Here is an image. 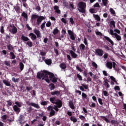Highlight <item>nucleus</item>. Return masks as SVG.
Segmentation results:
<instances>
[{
	"instance_id": "1",
	"label": "nucleus",
	"mask_w": 126,
	"mask_h": 126,
	"mask_svg": "<svg viewBox=\"0 0 126 126\" xmlns=\"http://www.w3.org/2000/svg\"><path fill=\"white\" fill-rule=\"evenodd\" d=\"M37 77L39 79H44L46 82L50 83L51 81L52 82H57V79L55 77L54 74L43 71L39 72L37 73Z\"/></svg>"
},
{
	"instance_id": "2",
	"label": "nucleus",
	"mask_w": 126,
	"mask_h": 126,
	"mask_svg": "<svg viewBox=\"0 0 126 126\" xmlns=\"http://www.w3.org/2000/svg\"><path fill=\"white\" fill-rule=\"evenodd\" d=\"M50 101L53 104H55V105H54L53 107L52 106H49L48 107H47V111L50 112V116L52 117V116H54L55 114H56V111H55L54 109L55 110L56 112H59V108H62V106H63V103L60 100L57 99L56 100V98L55 97L50 98Z\"/></svg>"
},
{
	"instance_id": "3",
	"label": "nucleus",
	"mask_w": 126,
	"mask_h": 126,
	"mask_svg": "<svg viewBox=\"0 0 126 126\" xmlns=\"http://www.w3.org/2000/svg\"><path fill=\"white\" fill-rule=\"evenodd\" d=\"M114 31L112 29H110L109 30V34H110V35L112 36L113 38H116L117 41H122V37L121 36V35L118 34H121V31L116 29L114 30Z\"/></svg>"
},
{
	"instance_id": "4",
	"label": "nucleus",
	"mask_w": 126,
	"mask_h": 126,
	"mask_svg": "<svg viewBox=\"0 0 126 126\" xmlns=\"http://www.w3.org/2000/svg\"><path fill=\"white\" fill-rule=\"evenodd\" d=\"M79 9L80 12L84 13L85 12V8L86 7V4L83 2H80L78 3Z\"/></svg>"
},
{
	"instance_id": "5",
	"label": "nucleus",
	"mask_w": 126,
	"mask_h": 126,
	"mask_svg": "<svg viewBox=\"0 0 126 126\" xmlns=\"http://www.w3.org/2000/svg\"><path fill=\"white\" fill-rule=\"evenodd\" d=\"M8 29L12 34H16V33H17V28L13 26V25H10V26L8 27Z\"/></svg>"
},
{
	"instance_id": "6",
	"label": "nucleus",
	"mask_w": 126,
	"mask_h": 126,
	"mask_svg": "<svg viewBox=\"0 0 126 126\" xmlns=\"http://www.w3.org/2000/svg\"><path fill=\"white\" fill-rule=\"evenodd\" d=\"M116 65H117V64L115 62H107L106 64V67L109 68V69H112L113 67L114 69H116Z\"/></svg>"
},
{
	"instance_id": "7",
	"label": "nucleus",
	"mask_w": 126,
	"mask_h": 126,
	"mask_svg": "<svg viewBox=\"0 0 126 126\" xmlns=\"http://www.w3.org/2000/svg\"><path fill=\"white\" fill-rule=\"evenodd\" d=\"M33 33L35 34L39 39H41L42 38V35L41 34V32L38 30L35 29L33 30Z\"/></svg>"
},
{
	"instance_id": "8",
	"label": "nucleus",
	"mask_w": 126,
	"mask_h": 126,
	"mask_svg": "<svg viewBox=\"0 0 126 126\" xmlns=\"http://www.w3.org/2000/svg\"><path fill=\"white\" fill-rule=\"evenodd\" d=\"M27 105H29V106H32V107H34V108H36L37 109H40V106H39V105L36 103L28 101L27 102Z\"/></svg>"
},
{
	"instance_id": "9",
	"label": "nucleus",
	"mask_w": 126,
	"mask_h": 126,
	"mask_svg": "<svg viewBox=\"0 0 126 126\" xmlns=\"http://www.w3.org/2000/svg\"><path fill=\"white\" fill-rule=\"evenodd\" d=\"M103 50L102 49H96L95 50V55H97V56H103Z\"/></svg>"
},
{
	"instance_id": "10",
	"label": "nucleus",
	"mask_w": 126,
	"mask_h": 126,
	"mask_svg": "<svg viewBox=\"0 0 126 126\" xmlns=\"http://www.w3.org/2000/svg\"><path fill=\"white\" fill-rule=\"evenodd\" d=\"M79 88L81 91H85L84 89H88V85L82 84Z\"/></svg>"
},
{
	"instance_id": "11",
	"label": "nucleus",
	"mask_w": 126,
	"mask_h": 126,
	"mask_svg": "<svg viewBox=\"0 0 126 126\" xmlns=\"http://www.w3.org/2000/svg\"><path fill=\"white\" fill-rule=\"evenodd\" d=\"M44 19H45V18H44V17L38 16V17L37 19V25H40L41 22H42V21H43Z\"/></svg>"
},
{
	"instance_id": "12",
	"label": "nucleus",
	"mask_w": 126,
	"mask_h": 126,
	"mask_svg": "<svg viewBox=\"0 0 126 126\" xmlns=\"http://www.w3.org/2000/svg\"><path fill=\"white\" fill-rule=\"evenodd\" d=\"M104 39L107 40L108 41V42L110 43V44H111V45H112V46H114V42L113 41V40H112V39H111V38H110V37L106 36H104Z\"/></svg>"
},
{
	"instance_id": "13",
	"label": "nucleus",
	"mask_w": 126,
	"mask_h": 126,
	"mask_svg": "<svg viewBox=\"0 0 126 126\" xmlns=\"http://www.w3.org/2000/svg\"><path fill=\"white\" fill-rule=\"evenodd\" d=\"M29 36L30 37V38H31L32 40H36V39H37V36H36V35L32 32L29 34Z\"/></svg>"
},
{
	"instance_id": "14",
	"label": "nucleus",
	"mask_w": 126,
	"mask_h": 126,
	"mask_svg": "<svg viewBox=\"0 0 126 126\" xmlns=\"http://www.w3.org/2000/svg\"><path fill=\"white\" fill-rule=\"evenodd\" d=\"M3 83H4L6 86H10L11 85L10 84V82L7 80H3Z\"/></svg>"
},
{
	"instance_id": "15",
	"label": "nucleus",
	"mask_w": 126,
	"mask_h": 126,
	"mask_svg": "<svg viewBox=\"0 0 126 126\" xmlns=\"http://www.w3.org/2000/svg\"><path fill=\"white\" fill-rule=\"evenodd\" d=\"M104 85L105 87H107V88H110V85L109 84V80L107 79H105L104 81Z\"/></svg>"
},
{
	"instance_id": "16",
	"label": "nucleus",
	"mask_w": 126,
	"mask_h": 126,
	"mask_svg": "<svg viewBox=\"0 0 126 126\" xmlns=\"http://www.w3.org/2000/svg\"><path fill=\"white\" fill-rule=\"evenodd\" d=\"M115 24L116 23L114 21H111L109 26L111 28H116Z\"/></svg>"
},
{
	"instance_id": "17",
	"label": "nucleus",
	"mask_w": 126,
	"mask_h": 126,
	"mask_svg": "<svg viewBox=\"0 0 126 126\" xmlns=\"http://www.w3.org/2000/svg\"><path fill=\"white\" fill-rule=\"evenodd\" d=\"M13 109L15 112H17L18 113H19V112H20V108H18L17 105H14Z\"/></svg>"
},
{
	"instance_id": "18",
	"label": "nucleus",
	"mask_w": 126,
	"mask_h": 126,
	"mask_svg": "<svg viewBox=\"0 0 126 126\" xmlns=\"http://www.w3.org/2000/svg\"><path fill=\"white\" fill-rule=\"evenodd\" d=\"M54 8L55 10V12H57V13H61V10H60L59 7H58V6L57 5L55 6Z\"/></svg>"
},
{
	"instance_id": "19",
	"label": "nucleus",
	"mask_w": 126,
	"mask_h": 126,
	"mask_svg": "<svg viewBox=\"0 0 126 126\" xmlns=\"http://www.w3.org/2000/svg\"><path fill=\"white\" fill-rule=\"evenodd\" d=\"M22 16H23L25 18V21H27V19L28 18V16L25 12H23L22 14Z\"/></svg>"
},
{
	"instance_id": "20",
	"label": "nucleus",
	"mask_w": 126,
	"mask_h": 126,
	"mask_svg": "<svg viewBox=\"0 0 126 126\" xmlns=\"http://www.w3.org/2000/svg\"><path fill=\"white\" fill-rule=\"evenodd\" d=\"M44 62L46 64H48V65H50L51 63H52V60L51 59H47L44 60Z\"/></svg>"
},
{
	"instance_id": "21",
	"label": "nucleus",
	"mask_w": 126,
	"mask_h": 126,
	"mask_svg": "<svg viewBox=\"0 0 126 126\" xmlns=\"http://www.w3.org/2000/svg\"><path fill=\"white\" fill-rule=\"evenodd\" d=\"M100 118L103 120V121H105L106 123H110V121L108 118H107L105 116H101Z\"/></svg>"
},
{
	"instance_id": "22",
	"label": "nucleus",
	"mask_w": 126,
	"mask_h": 126,
	"mask_svg": "<svg viewBox=\"0 0 126 126\" xmlns=\"http://www.w3.org/2000/svg\"><path fill=\"white\" fill-rule=\"evenodd\" d=\"M70 53L71 54V56L72 57V58H76L77 57V55L75 54L72 50L70 51Z\"/></svg>"
},
{
	"instance_id": "23",
	"label": "nucleus",
	"mask_w": 126,
	"mask_h": 126,
	"mask_svg": "<svg viewBox=\"0 0 126 126\" xmlns=\"http://www.w3.org/2000/svg\"><path fill=\"white\" fill-rule=\"evenodd\" d=\"M60 66L62 69H65L66 68V65L64 63H62L60 65Z\"/></svg>"
},
{
	"instance_id": "24",
	"label": "nucleus",
	"mask_w": 126,
	"mask_h": 126,
	"mask_svg": "<svg viewBox=\"0 0 126 126\" xmlns=\"http://www.w3.org/2000/svg\"><path fill=\"white\" fill-rule=\"evenodd\" d=\"M21 39L22 40H23V41H29V38L27 36H25L24 35L22 36Z\"/></svg>"
},
{
	"instance_id": "25",
	"label": "nucleus",
	"mask_w": 126,
	"mask_h": 126,
	"mask_svg": "<svg viewBox=\"0 0 126 126\" xmlns=\"http://www.w3.org/2000/svg\"><path fill=\"white\" fill-rule=\"evenodd\" d=\"M39 16L37 15H32L31 17V19L32 20H35V19H37Z\"/></svg>"
},
{
	"instance_id": "26",
	"label": "nucleus",
	"mask_w": 126,
	"mask_h": 126,
	"mask_svg": "<svg viewBox=\"0 0 126 126\" xmlns=\"http://www.w3.org/2000/svg\"><path fill=\"white\" fill-rule=\"evenodd\" d=\"M110 79H111L114 82L116 83L117 85H118V82H117V81H116V79L112 76H110Z\"/></svg>"
},
{
	"instance_id": "27",
	"label": "nucleus",
	"mask_w": 126,
	"mask_h": 126,
	"mask_svg": "<svg viewBox=\"0 0 126 126\" xmlns=\"http://www.w3.org/2000/svg\"><path fill=\"white\" fill-rule=\"evenodd\" d=\"M70 120L71 121H72V122H73L74 123H76L77 122V119L75 117H71L70 118Z\"/></svg>"
},
{
	"instance_id": "28",
	"label": "nucleus",
	"mask_w": 126,
	"mask_h": 126,
	"mask_svg": "<svg viewBox=\"0 0 126 126\" xmlns=\"http://www.w3.org/2000/svg\"><path fill=\"white\" fill-rule=\"evenodd\" d=\"M83 43L86 45V46H88V41H87L86 37L84 38Z\"/></svg>"
},
{
	"instance_id": "29",
	"label": "nucleus",
	"mask_w": 126,
	"mask_h": 126,
	"mask_svg": "<svg viewBox=\"0 0 126 126\" xmlns=\"http://www.w3.org/2000/svg\"><path fill=\"white\" fill-rule=\"evenodd\" d=\"M51 95H60V92L59 91L52 92Z\"/></svg>"
},
{
	"instance_id": "30",
	"label": "nucleus",
	"mask_w": 126,
	"mask_h": 126,
	"mask_svg": "<svg viewBox=\"0 0 126 126\" xmlns=\"http://www.w3.org/2000/svg\"><path fill=\"white\" fill-rule=\"evenodd\" d=\"M79 48L81 50H85V45L83 44H81L79 46Z\"/></svg>"
},
{
	"instance_id": "31",
	"label": "nucleus",
	"mask_w": 126,
	"mask_h": 126,
	"mask_svg": "<svg viewBox=\"0 0 126 126\" xmlns=\"http://www.w3.org/2000/svg\"><path fill=\"white\" fill-rule=\"evenodd\" d=\"M49 88L51 90H54L55 89V85L53 84H50L49 85Z\"/></svg>"
},
{
	"instance_id": "32",
	"label": "nucleus",
	"mask_w": 126,
	"mask_h": 126,
	"mask_svg": "<svg viewBox=\"0 0 126 126\" xmlns=\"http://www.w3.org/2000/svg\"><path fill=\"white\" fill-rule=\"evenodd\" d=\"M69 105L71 109H74V105H73V103H72V102L70 101L69 102Z\"/></svg>"
},
{
	"instance_id": "33",
	"label": "nucleus",
	"mask_w": 126,
	"mask_h": 126,
	"mask_svg": "<svg viewBox=\"0 0 126 126\" xmlns=\"http://www.w3.org/2000/svg\"><path fill=\"white\" fill-rule=\"evenodd\" d=\"M27 45L29 46V47H32L33 46V43L31 41H29L27 42Z\"/></svg>"
},
{
	"instance_id": "34",
	"label": "nucleus",
	"mask_w": 126,
	"mask_h": 126,
	"mask_svg": "<svg viewBox=\"0 0 126 126\" xmlns=\"http://www.w3.org/2000/svg\"><path fill=\"white\" fill-rule=\"evenodd\" d=\"M46 25V22L44 21L42 25H41V30H44L45 29V25Z\"/></svg>"
},
{
	"instance_id": "35",
	"label": "nucleus",
	"mask_w": 126,
	"mask_h": 126,
	"mask_svg": "<svg viewBox=\"0 0 126 126\" xmlns=\"http://www.w3.org/2000/svg\"><path fill=\"white\" fill-rule=\"evenodd\" d=\"M69 22L71 24V25H73L74 24V20L72 18H69Z\"/></svg>"
},
{
	"instance_id": "36",
	"label": "nucleus",
	"mask_w": 126,
	"mask_h": 126,
	"mask_svg": "<svg viewBox=\"0 0 126 126\" xmlns=\"http://www.w3.org/2000/svg\"><path fill=\"white\" fill-rule=\"evenodd\" d=\"M58 33H59V30L58 29H55L53 32V33L54 35H56Z\"/></svg>"
},
{
	"instance_id": "37",
	"label": "nucleus",
	"mask_w": 126,
	"mask_h": 126,
	"mask_svg": "<svg viewBox=\"0 0 126 126\" xmlns=\"http://www.w3.org/2000/svg\"><path fill=\"white\" fill-rule=\"evenodd\" d=\"M94 17L97 21H100V17L97 15H94Z\"/></svg>"
},
{
	"instance_id": "38",
	"label": "nucleus",
	"mask_w": 126,
	"mask_h": 126,
	"mask_svg": "<svg viewBox=\"0 0 126 126\" xmlns=\"http://www.w3.org/2000/svg\"><path fill=\"white\" fill-rule=\"evenodd\" d=\"M82 97L83 99H86V98H87V95L85 93H82Z\"/></svg>"
},
{
	"instance_id": "39",
	"label": "nucleus",
	"mask_w": 126,
	"mask_h": 126,
	"mask_svg": "<svg viewBox=\"0 0 126 126\" xmlns=\"http://www.w3.org/2000/svg\"><path fill=\"white\" fill-rule=\"evenodd\" d=\"M20 67L21 70H23V68H24V64H23L22 63H20Z\"/></svg>"
},
{
	"instance_id": "40",
	"label": "nucleus",
	"mask_w": 126,
	"mask_h": 126,
	"mask_svg": "<svg viewBox=\"0 0 126 126\" xmlns=\"http://www.w3.org/2000/svg\"><path fill=\"white\" fill-rule=\"evenodd\" d=\"M7 118V116L6 115H3L1 117V119H2V122H4V120H6Z\"/></svg>"
},
{
	"instance_id": "41",
	"label": "nucleus",
	"mask_w": 126,
	"mask_h": 126,
	"mask_svg": "<svg viewBox=\"0 0 126 126\" xmlns=\"http://www.w3.org/2000/svg\"><path fill=\"white\" fill-rule=\"evenodd\" d=\"M83 111L84 112V115H86V116H87L88 111H87V110L85 109V107L83 108Z\"/></svg>"
},
{
	"instance_id": "42",
	"label": "nucleus",
	"mask_w": 126,
	"mask_h": 126,
	"mask_svg": "<svg viewBox=\"0 0 126 126\" xmlns=\"http://www.w3.org/2000/svg\"><path fill=\"white\" fill-rule=\"evenodd\" d=\"M110 11L112 14H113V15H115L116 14V12H115V10L113 9L112 8L110 9Z\"/></svg>"
},
{
	"instance_id": "43",
	"label": "nucleus",
	"mask_w": 126,
	"mask_h": 126,
	"mask_svg": "<svg viewBox=\"0 0 126 126\" xmlns=\"http://www.w3.org/2000/svg\"><path fill=\"white\" fill-rule=\"evenodd\" d=\"M52 25V23L51 22H47V23L46 24V27H50Z\"/></svg>"
},
{
	"instance_id": "44",
	"label": "nucleus",
	"mask_w": 126,
	"mask_h": 126,
	"mask_svg": "<svg viewBox=\"0 0 126 126\" xmlns=\"http://www.w3.org/2000/svg\"><path fill=\"white\" fill-rule=\"evenodd\" d=\"M92 64L94 67H95V68H97L98 66L95 62H93Z\"/></svg>"
},
{
	"instance_id": "45",
	"label": "nucleus",
	"mask_w": 126,
	"mask_h": 126,
	"mask_svg": "<svg viewBox=\"0 0 126 126\" xmlns=\"http://www.w3.org/2000/svg\"><path fill=\"white\" fill-rule=\"evenodd\" d=\"M67 32H68V34L70 35V36H71V35L74 34L73 33V32H72L69 30L67 31Z\"/></svg>"
},
{
	"instance_id": "46",
	"label": "nucleus",
	"mask_w": 126,
	"mask_h": 126,
	"mask_svg": "<svg viewBox=\"0 0 126 126\" xmlns=\"http://www.w3.org/2000/svg\"><path fill=\"white\" fill-rule=\"evenodd\" d=\"M15 104H16V105H17V106H18V107H21L22 106V104L21 103L18 102L17 101H16L15 102Z\"/></svg>"
},
{
	"instance_id": "47",
	"label": "nucleus",
	"mask_w": 126,
	"mask_h": 126,
	"mask_svg": "<svg viewBox=\"0 0 126 126\" xmlns=\"http://www.w3.org/2000/svg\"><path fill=\"white\" fill-rule=\"evenodd\" d=\"M3 28H4L3 26H2L0 29V31L2 33H4V30L3 29Z\"/></svg>"
},
{
	"instance_id": "48",
	"label": "nucleus",
	"mask_w": 126,
	"mask_h": 126,
	"mask_svg": "<svg viewBox=\"0 0 126 126\" xmlns=\"http://www.w3.org/2000/svg\"><path fill=\"white\" fill-rule=\"evenodd\" d=\"M95 33L96 35H97L98 36H102V33H101V32H98V31H96L95 32Z\"/></svg>"
},
{
	"instance_id": "49",
	"label": "nucleus",
	"mask_w": 126,
	"mask_h": 126,
	"mask_svg": "<svg viewBox=\"0 0 126 126\" xmlns=\"http://www.w3.org/2000/svg\"><path fill=\"white\" fill-rule=\"evenodd\" d=\"M10 55L11 56V59H15V55H14V54L12 52L10 53Z\"/></svg>"
},
{
	"instance_id": "50",
	"label": "nucleus",
	"mask_w": 126,
	"mask_h": 126,
	"mask_svg": "<svg viewBox=\"0 0 126 126\" xmlns=\"http://www.w3.org/2000/svg\"><path fill=\"white\" fill-rule=\"evenodd\" d=\"M79 119L82 120V121H84V120H85V117H84L83 115H80Z\"/></svg>"
},
{
	"instance_id": "51",
	"label": "nucleus",
	"mask_w": 126,
	"mask_h": 126,
	"mask_svg": "<svg viewBox=\"0 0 126 126\" xmlns=\"http://www.w3.org/2000/svg\"><path fill=\"white\" fill-rule=\"evenodd\" d=\"M94 7H100V4H99V3L96 2L94 5Z\"/></svg>"
},
{
	"instance_id": "52",
	"label": "nucleus",
	"mask_w": 126,
	"mask_h": 126,
	"mask_svg": "<svg viewBox=\"0 0 126 126\" xmlns=\"http://www.w3.org/2000/svg\"><path fill=\"white\" fill-rule=\"evenodd\" d=\"M77 77H78V78L79 79V80L80 81H82V77L81 76V75H79V74H77Z\"/></svg>"
},
{
	"instance_id": "53",
	"label": "nucleus",
	"mask_w": 126,
	"mask_h": 126,
	"mask_svg": "<svg viewBox=\"0 0 126 126\" xmlns=\"http://www.w3.org/2000/svg\"><path fill=\"white\" fill-rule=\"evenodd\" d=\"M43 61H45V57H44L40 58L39 60V62H40L41 63H42V62H43Z\"/></svg>"
},
{
	"instance_id": "54",
	"label": "nucleus",
	"mask_w": 126,
	"mask_h": 126,
	"mask_svg": "<svg viewBox=\"0 0 126 126\" xmlns=\"http://www.w3.org/2000/svg\"><path fill=\"white\" fill-rule=\"evenodd\" d=\"M12 80L14 82H18V79H15L14 77L12 78Z\"/></svg>"
},
{
	"instance_id": "55",
	"label": "nucleus",
	"mask_w": 126,
	"mask_h": 126,
	"mask_svg": "<svg viewBox=\"0 0 126 126\" xmlns=\"http://www.w3.org/2000/svg\"><path fill=\"white\" fill-rule=\"evenodd\" d=\"M102 2L104 5H106L108 3V0H102Z\"/></svg>"
},
{
	"instance_id": "56",
	"label": "nucleus",
	"mask_w": 126,
	"mask_h": 126,
	"mask_svg": "<svg viewBox=\"0 0 126 126\" xmlns=\"http://www.w3.org/2000/svg\"><path fill=\"white\" fill-rule=\"evenodd\" d=\"M98 100V102H99V104L100 105H103V102H102V99L99 98Z\"/></svg>"
},
{
	"instance_id": "57",
	"label": "nucleus",
	"mask_w": 126,
	"mask_h": 126,
	"mask_svg": "<svg viewBox=\"0 0 126 126\" xmlns=\"http://www.w3.org/2000/svg\"><path fill=\"white\" fill-rule=\"evenodd\" d=\"M103 93L104 96H108V92H107V91H103Z\"/></svg>"
},
{
	"instance_id": "58",
	"label": "nucleus",
	"mask_w": 126,
	"mask_h": 126,
	"mask_svg": "<svg viewBox=\"0 0 126 126\" xmlns=\"http://www.w3.org/2000/svg\"><path fill=\"white\" fill-rule=\"evenodd\" d=\"M41 105H43V106H46V105H47V101H42L41 103Z\"/></svg>"
},
{
	"instance_id": "59",
	"label": "nucleus",
	"mask_w": 126,
	"mask_h": 126,
	"mask_svg": "<svg viewBox=\"0 0 126 126\" xmlns=\"http://www.w3.org/2000/svg\"><path fill=\"white\" fill-rule=\"evenodd\" d=\"M90 12H91V13H94L95 9H90Z\"/></svg>"
},
{
	"instance_id": "60",
	"label": "nucleus",
	"mask_w": 126,
	"mask_h": 126,
	"mask_svg": "<svg viewBox=\"0 0 126 126\" xmlns=\"http://www.w3.org/2000/svg\"><path fill=\"white\" fill-rule=\"evenodd\" d=\"M4 63L5 65H7L8 66H9V65H10V63H9V62L7 61H5Z\"/></svg>"
},
{
	"instance_id": "61",
	"label": "nucleus",
	"mask_w": 126,
	"mask_h": 126,
	"mask_svg": "<svg viewBox=\"0 0 126 126\" xmlns=\"http://www.w3.org/2000/svg\"><path fill=\"white\" fill-rule=\"evenodd\" d=\"M92 81L91 78H90V77H88L87 78V82H91V81Z\"/></svg>"
},
{
	"instance_id": "62",
	"label": "nucleus",
	"mask_w": 126,
	"mask_h": 126,
	"mask_svg": "<svg viewBox=\"0 0 126 126\" xmlns=\"http://www.w3.org/2000/svg\"><path fill=\"white\" fill-rule=\"evenodd\" d=\"M14 8L17 12H18V11H19V10L20 9L18 6L15 7Z\"/></svg>"
},
{
	"instance_id": "63",
	"label": "nucleus",
	"mask_w": 126,
	"mask_h": 126,
	"mask_svg": "<svg viewBox=\"0 0 126 126\" xmlns=\"http://www.w3.org/2000/svg\"><path fill=\"white\" fill-rule=\"evenodd\" d=\"M8 50H12V46L9 45L7 46Z\"/></svg>"
},
{
	"instance_id": "64",
	"label": "nucleus",
	"mask_w": 126,
	"mask_h": 126,
	"mask_svg": "<svg viewBox=\"0 0 126 126\" xmlns=\"http://www.w3.org/2000/svg\"><path fill=\"white\" fill-rule=\"evenodd\" d=\"M24 119V116L23 115H21L19 117V120L20 121H22Z\"/></svg>"
}]
</instances>
